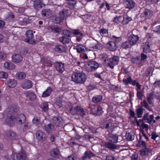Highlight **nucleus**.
<instances>
[{
    "label": "nucleus",
    "mask_w": 160,
    "mask_h": 160,
    "mask_svg": "<svg viewBox=\"0 0 160 160\" xmlns=\"http://www.w3.org/2000/svg\"><path fill=\"white\" fill-rule=\"evenodd\" d=\"M126 137L128 140L132 141L134 139L135 136L133 132H130L126 133Z\"/></svg>",
    "instance_id": "obj_45"
},
{
    "label": "nucleus",
    "mask_w": 160,
    "mask_h": 160,
    "mask_svg": "<svg viewBox=\"0 0 160 160\" xmlns=\"http://www.w3.org/2000/svg\"><path fill=\"white\" fill-rule=\"evenodd\" d=\"M112 39L115 42H119L122 39L121 37H117L114 35H113L112 37Z\"/></svg>",
    "instance_id": "obj_60"
},
{
    "label": "nucleus",
    "mask_w": 160,
    "mask_h": 160,
    "mask_svg": "<svg viewBox=\"0 0 160 160\" xmlns=\"http://www.w3.org/2000/svg\"><path fill=\"white\" fill-rule=\"evenodd\" d=\"M65 18V15L64 11L62 10L61 12H60L58 16L56 17L55 18L54 23L57 24L60 23L62 22Z\"/></svg>",
    "instance_id": "obj_13"
},
{
    "label": "nucleus",
    "mask_w": 160,
    "mask_h": 160,
    "mask_svg": "<svg viewBox=\"0 0 160 160\" xmlns=\"http://www.w3.org/2000/svg\"><path fill=\"white\" fill-rule=\"evenodd\" d=\"M7 83L8 86L10 88H14L17 84V82L14 79H9L7 81Z\"/></svg>",
    "instance_id": "obj_29"
},
{
    "label": "nucleus",
    "mask_w": 160,
    "mask_h": 160,
    "mask_svg": "<svg viewBox=\"0 0 160 160\" xmlns=\"http://www.w3.org/2000/svg\"><path fill=\"white\" fill-rule=\"evenodd\" d=\"M138 154L136 152H134L131 157L132 160H138Z\"/></svg>",
    "instance_id": "obj_64"
},
{
    "label": "nucleus",
    "mask_w": 160,
    "mask_h": 160,
    "mask_svg": "<svg viewBox=\"0 0 160 160\" xmlns=\"http://www.w3.org/2000/svg\"><path fill=\"white\" fill-rule=\"evenodd\" d=\"M99 64L94 60H90L87 62V66L86 68L87 71L89 72L95 71L99 67Z\"/></svg>",
    "instance_id": "obj_4"
},
{
    "label": "nucleus",
    "mask_w": 160,
    "mask_h": 160,
    "mask_svg": "<svg viewBox=\"0 0 160 160\" xmlns=\"http://www.w3.org/2000/svg\"><path fill=\"white\" fill-rule=\"evenodd\" d=\"M49 10V9H43L41 11V15L43 17H45L46 16L47 13L48 12Z\"/></svg>",
    "instance_id": "obj_62"
},
{
    "label": "nucleus",
    "mask_w": 160,
    "mask_h": 160,
    "mask_svg": "<svg viewBox=\"0 0 160 160\" xmlns=\"http://www.w3.org/2000/svg\"><path fill=\"white\" fill-rule=\"evenodd\" d=\"M4 66L6 69L9 70H13L15 68V65L13 63L6 62L4 64Z\"/></svg>",
    "instance_id": "obj_39"
},
{
    "label": "nucleus",
    "mask_w": 160,
    "mask_h": 160,
    "mask_svg": "<svg viewBox=\"0 0 160 160\" xmlns=\"http://www.w3.org/2000/svg\"><path fill=\"white\" fill-rule=\"evenodd\" d=\"M50 153L52 157L57 158H59V151L57 148H54L50 152Z\"/></svg>",
    "instance_id": "obj_32"
},
{
    "label": "nucleus",
    "mask_w": 160,
    "mask_h": 160,
    "mask_svg": "<svg viewBox=\"0 0 160 160\" xmlns=\"http://www.w3.org/2000/svg\"><path fill=\"white\" fill-rule=\"evenodd\" d=\"M144 110V109L142 108V106H140L136 110V112L138 118H140L142 117Z\"/></svg>",
    "instance_id": "obj_43"
},
{
    "label": "nucleus",
    "mask_w": 160,
    "mask_h": 160,
    "mask_svg": "<svg viewBox=\"0 0 160 160\" xmlns=\"http://www.w3.org/2000/svg\"><path fill=\"white\" fill-rule=\"evenodd\" d=\"M74 73L71 76L72 81L77 83L83 84L87 79V76L82 72L78 70L73 72Z\"/></svg>",
    "instance_id": "obj_1"
},
{
    "label": "nucleus",
    "mask_w": 160,
    "mask_h": 160,
    "mask_svg": "<svg viewBox=\"0 0 160 160\" xmlns=\"http://www.w3.org/2000/svg\"><path fill=\"white\" fill-rule=\"evenodd\" d=\"M143 92L144 91L142 90L137 91L136 95L138 99L142 100V98L144 96Z\"/></svg>",
    "instance_id": "obj_49"
},
{
    "label": "nucleus",
    "mask_w": 160,
    "mask_h": 160,
    "mask_svg": "<svg viewBox=\"0 0 160 160\" xmlns=\"http://www.w3.org/2000/svg\"><path fill=\"white\" fill-rule=\"evenodd\" d=\"M10 157L13 160H26L27 158L26 154L22 151L19 152H13Z\"/></svg>",
    "instance_id": "obj_2"
},
{
    "label": "nucleus",
    "mask_w": 160,
    "mask_h": 160,
    "mask_svg": "<svg viewBox=\"0 0 160 160\" xmlns=\"http://www.w3.org/2000/svg\"><path fill=\"white\" fill-rule=\"evenodd\" d=\"M122 17L121 16H119V17H116L114 18V19L113 20V21L114 22V23H118L119 22H121L122 20Z\"/></svg>",
    "instance_id": "obj_57"
},
{
    "label": "nucleus",
    "mask_w": 160,
    "mask_h": 160,
    "mask_svg": "<svg viewBox=\"0 0 160 160\" xmlns=\"http://www.w3.org/2000/svg\"><path fill=\"white\" fill-rule=\"evenodd\" d=\"M94 156V154L90 150L86 151L84 156L82 157V160H86L87 159H90L91 157Z\"/></svg>",
    "instance_id": "obj_25"
},
{
    "label": "nucleus",
    "mask_w": 160,
    "mask_h": 160,
    "mask_svg": "<svg viewBox=\"0 0 160 160\" xmlns=\"http://www.w3.org/2000/svg\"><path fill=\"white\" fill-rule=\"evenodd\" d=\"M52 120L53 123L57 126L61 127L62 125V120L60 117H54L53 118Z\"/></svg>",
    "instance_id": "obj_18"
},
{
    "label": "nucleus",
    "mask_w": 160,
    "mask_h": 160,
    "mask_svg": "<svg viewBox=\"0 0 160 160\" xmlns=\"http://www.w3.org/2000/svg\"><path fill=\"white\" fill-rule=\"evenodd\" d=\"M8 75L7 73L4 71L0 72V78L6 79L8 78Z\"/></svg>",
    "instance_id": "obj_55"
},
{
    "label": "nucleus",
    "mask_w": 160,
    "mask_h": 160,
    "mask_svg": "<svg viewBox=\"0 0 160 160\" xmlns=\"http://www.w3.org/2000/svg\"><path fill=\"white\" fill-rule=\"evenodd\" d=\"M107 49L110 51L114 52L117 49V46L116 43L112 41H109L106 44Z\"/></svg>",
    "instance_id": "obj_12"
},
{
    "label": "nucleus",
    "mask_w": 160,
    "mask_h": 160,
    "mask_svg": "<svg viewBox=\"0 0 160 160\" xmlns=\"http://www.w3.org/2000/svg\"><path fill=\"white\" fill-rule=\"evenodd\" d=\"M52 89L51 87H48L46 90L43 92L42 97H47L49 96L51 94L52 92Z\"/></svg>",
    "instance_id": "obj_34"
},
{
    "label": "nucleus",
    "mask_w": 160,
    "mask_h": 160,
    "mask_svg": "<svg viewBox=\"0 0 160 160\" xmlns=\"http://www.w3.org/2000/svg\"><path fill=\"white\" fill-rule=\"evenodd\" d=\"M141 106L144 107L148 110H150V108L148 105V103L146 100H144L143 101L141 102Z\"/></svg>",
    "instance_id": "obj_50"
},
{
    "label": "nucleus",
    "mask_w": 160,
    "mask_h": 160,
    "mask_svg": "<svg viewBox=\"0 0 160 160\" xmlns=\"http://www.w3.org/2000/svg\"><path fill=\"white\" fill-rule=\"evenodd\" d=\"M32 86V82L30 80L27 79L23 81L21 84L22 88L25 90L31 88Z\"/></svg>",
    "instance_id": "obj_11"
},
{
    "label": "nucleus",
    "mask_w": 160,
    "mask_h": 160,
    "mask_svg": "<svg viewBox=\"0 0 160 160\" xmlns=\"http://www.w3.org/2000/svg\"><path fill=\"white\" fill-rule=\"evenodd\" d=\"M124 3L126 5V8L129 9L133 8L135 6V2L132 0H124Z\"/></svg>",
    "instance_id": "obj_19"
},
{
    "label": "nucleus",
    "mask_w": 160,
    "mask_h": 160,
    "mask_svg": "<svg viewBox=\"0 0 160 160\" xmlns=\"http://www.w3.org/2000/svg\"><path fill=\"white\" fill-rule=\"evenodd\" d=\"M148 113L145 114L143 117V119L144 120H147L149 123L152 122V119L154 118L153 115L152 114L149 116V118L148 117Z\"/></svg>",
    "instance_id": "obj_42"
},
{
    "label": "nucleus",
    "mask_w": 160,
    "mask_h": 160,
    "mask_svg": "<svg viewBox=\"0 0 160 160\" xmlns=\"http://www.w3.org/2000/svg\"><path fill=\"white\" fill-rule=\"evenodd\" d=\"M123 18V19L121 23L123 25L127 24L132 20V18L129 17L127 14L124 15Z\"/></svg>",
    "instance_id": "obj_30"
},
{
    "label": "nucleus",
    "mask_w": 160,
    "mask_h": 160,
    "mask_svg": "<svg viewBox=\"0 0 160 160\" xmlns=\"http://www.w3.org/2000/svg\"><path fill=\"white\" fill-rule=\"evenodd\" d=\"M132 80L131 77L129 75H127V76H125L124 78L123 79L122 82L124 85H127L128 84H131Z\"/></svg>",
    "instance_id": "obj_37"
},
{
    "label": "nucleus",
    "mask_w": 160,
    "mask_h": 160,
    "mask_svg": "<svg viewBox=\"0 0 160 160\" xmlns=\"http://www.w3.org/2000/svg\"><path fill=\"white\" fill-rule=\"evenodd\" d=\"M106 128L107 129L109 132H112L114 128L112 126V123L107 124L106 126Z\"/></svg>",
    "instance_id": "obj_58"
},
{
    "label": "nucleus",
    "mask_w": 160,
    "mask_h": 160,
    "mask_svg": "<svg viewBox=\"0 0 160 160\" xmlns=\"http://www.w3.org/2000/svg\"><path fill=\"white\" fill-rule=\"evenodd\" d=\"M76 50L77 52L79 53L84 52L85 51L84 49L83 48V46L81 45H77Z\"/></svg>",
    "instance_id": "obj_54"
},
{
    "label": "nucleus",
    "mask_w": 160,
    "mask_h": 160,
    "mask_svg": "<svg viewBox=\"0 0 160 160\" xmlns=\"http://www.w3.org/2000/svg\"><path fill=\"white\" fill-rule=\"evenodd\" d=\"M80 64V62L76 59L72 60V62L71 61V68H72V71L74 72V71L78 70V69L79 68V65Z\"/></svg>",
    "instance_id": "obj_15"
},
{
    "label": "nucleus",
    "mask_w": 160,
    "mask_h": 160,
    "mask_svg": "<svg viewBox=\"0 0 160 160\" xmlns=\"http://www.w3.org/2000/svg\"><path fill=\"white\" fill-rule=\"evenodd\" d=\"M153 31L157 33L160 34V25H158L155 27L154 28Z\"/></svg>",
    "instance_id": "obj_63"
},
{
    "label": "nucleus",
    "mask_w": 160,
    "mask_h": 160,
    "mask_svg": "<svg viewBox=\"0 0 160 160\" xmlns=\"http://www.w3.org/2000/svg\"><path fill=\"white\" fill-rule=\"evenodd\" d=\"M140 57L139 56L136 57H132L131 58V62L134 64H138L140 62Z\"/></svg>",
    "instance_id": "obj_48"
},
{
    "label": "nucleus",
    "mask_w": 160,
    "mask_h": 160,
    "mask_svg": "<svg viewBox=\"0 0 160 160\" xmlns=\"http://www.w3.org/2000/svg\"><path fill=\"white\" fill-rule=\"evenodd\" d=\"M118 136L117 134L108 133L106 137L107 141L116 143L118 142Z\"/></svg>",
    "instance_id": "obj_8"
},
{
    "label": "nucleus",
    "mask_w": 160,
    "mask_h": 160,
    "mask_svg": "<svg viewBox=\"0 0 160 160\" xmlns=\"http://www.w3.org/2000/svg\"><path fill=\"white\" fill-rule=\"evenodd\" d=\"M12 61L15 63H19L22 60V57L18 54H14L12 56Z\"/></svg>",
    "instance_id": "obj_28"
},
{
    "label": "nucleus",
    "mask_w": 160,
    "mask_h": 160,
    "mask_svg": "<svg viewBox=\"0 0 160 160\" xmlns=\"http://www.w3.org/2000/svg\"><path fill=\"white\" fill-rule=\"evenodd\" d=\"M154 92L153 91L147 95V100L150 104L152 103V100L154 98Z\"/></svg>",
    "instance_id": "obj_36"
},
{
    "label": "nucleus",
    "mask_w": 160,
    "mask_h": 160,
    "mask_svg": "<svg viewBox=\"0 0 160 160\" xmlns=\"http://www.w3.org/2000/svg\"><path fill=\"white\" fill-rule=\"evenodd\" d=\"M60 41L62 43L64 44H66L69 42V39L67 37H65L64 36H62L61 37L59 38Z\"/></svg>",
    "instance_id": "obj_52"
},
{
    "label": "nucleus",
    "mask_w": 160,
    "mask_h": 160,
    "mask_svg": "<svg viewBox=\"0 0 160 160\" xmlns=\"http://www.w3.org/2000/svg\"><path fill=\"white\" fill-rule=\"evenodd\" d=\"M6 134L7 136L12 140H14L17 138L16 133L11 131H8Z\"/></svg>",
    "instance_id": "obj_38"
},
{
    "label": "nucleus",
    "mask_w": 160,
    "mask_h": 160,
    "mask_svg": "<svg viewBox=\"0 0 160 160\" xmlns=\"http://www.w3.org/2000/svg\"><path fill=\"white\" fill-rule=\"evenodd\" d=\"M46 131L48 133H52L55 130V127L51 123L46 125L44 126Z\"/></svg>",
    "instance_id": "obj_27"
},
{
    "label": "nucleus",
    "mask_w": 160,
    "mask_h": 160,
    "mask_svg": "<svg viewBox=\"0 0 160 160\" xmlns=\"http://www.w3.org/2000/svg\"><path fill=\"white\" fill-rule=\"evenodd\" d=\"M54 49L56 52L61 53L65 51V48L63 46L58 44L55 46Z\"/></svg>",
    "instance_id": "obj_41"
},
{
    "label": "nucleus",
    "mask_w": 160,
    "mask_h": 160,
    "mask_svg": "<svg viewBox=\"0 0 160 160\" xmlns=\"http://www.w3.org/2000/svg\"><path fill=\"white\" fill-rule=\"evenodd\" d=\"M75 113L80 116L83 117L85 115L84 109L79 106H77L74 108Z\"/></svg>",
    "instance_id": "obj_20"
},
{
    "label": "nucleus",
    "mask_w": 160,
    "mask_h": 160,
    "mask_svg": "<svg viewBox=\"0 0 160 160\" xmlns=\"http://www.w3.org/2000/svg\"><path fill=\"white\" fill-rule=\"evenodd\" d=\"M106 160H117L116 158L114 155H109L106 157Z\"/></svg>",
    "instance_id": "obj_61"
},
{
    "label": "nucleus",
    "mask_w": 160,
    "mask_h": 160,
    "mask_svg": "<svg viewBox=\"0 0 160 160\" xmlns=\"http://www.w3.org/2000/svg\"><path fill=\"white\" fill-rule=\"evenodd\" d=\"M26 36L27 38L24 39L25 42L31 44L36 43L37 42L34 39V35L33 31L31 30H29L27 31L26 32Z\"/></svg>",
    "instance_id": "obj_3"
},
{
    "label": "nucleus",
    "mask_w": 160,
    "mask_h": 160,
    "mask_svg": "<svg viewBox=\"0 0 160 160\" xmlns=\"http://www.w3.org/2000/svg\"><path fill=\"white\" fill-rule=\"evenodd\" d=\"M154 12L151 9H148L147 8H144L143 12L141 14V16L142 17L144 18L146 20L150 19L153 16Z\"/></svg>",
    "instance_id": "obj_6"
},
{
    "label": "nucleus",
    "mask_w": 160,
    "mask_h": 160,
    "mask_svg": "<svg viewBox=\"0 0 160 160\" xmlns=\"http://www.w3.org/2000/svg\"><path fill=\"white\" fill-rule=\"evenodd\" d=\"M71 32H72L74 35H80V36L81 37L83 36V35L82 33L80 32V30H79L78 29L72 30V32L71 31Z\"/></svg>",
    "instance_id": "obj_51"
},
{
    "label": "nucleus",
    "mask_w": 160,
    "mask_h": 160,
    "mask_svg": "<svg viewBox=\"0 0 160 160\" xmlns=\"http://www.w3.org/2000/svg\"><path fill=\"white\" fill-rule=\"evenodd\" d=\"M16 76L18 79L22 80L25 78L26 75L23 72H19L16 74Z\"/></svg>",
    "instance_id": "obj_46"
},
{
    "label": "nucleus",
    "mask_w": 160,
    "mask_h": 160,
    "mask_svg": "<svg viewBox=\"0 0 160 160\" xmlns=\"http://www.w3.org/2000/svg\"><path fill=\"white\" fill-rule=\"evenodd\" d=\"M132 46L128 40L122 43L121 45V47L123 49H127L128 48H131Z\"/></svg>",
    "instance_id": "obj_40"
},
{
    "label": "nucleus",
    "mask_w": 160,
    "mask_h": 160,
    "mask_svg": "<svg viewBox=\"0 0 160 160\" xmlns=\"http://www.w3.org/2000/svg\"><path fill=\"white\" fill-rule=\"evenodd\" d=\"M15 16L12 12H8L4 16V20L5 21L12 22Z\"/></svg>",
    "instance_id": "obj_21"
},
{
    "label": "nucleus",
    "mask_w": 160,
    "mask_h": 160,
    "mask_svg": "<svg viewBox=\"0 0 160 160\" xmlns=\"http://www.w3.org/2000/svg\"><path fill=\"white\" fill-rule=\"evenodd\" d=\"M41 108L45 112L47 111L48 109V105L47 102H44L41 105Z\"/></svg>",
    "instance_id": "obj_53"
},
{
    "label": "nucleus",
    "mask_w": 160,
    "mask_h": 160,
    "mask_svg": "<svg viewBox=\"0 0 160 160\" xmlns=\"http://www.w3.org/2000/svg\"><path fill=\"white\" fill-rule=\"evenodd\" d=\"M16 119L17 122L19 124L24 123L26 121V117L24 114L22 113L19 114Z\"/></svg>",
    "instance_id": "obj_17"
},
{
    "label": "nucleus",
    "mask_w": 160,
    "mask_h": 160,
    "mask_svg": "<svg viewBox=\"0 0 160 160\" xmlns=\"http://www.w3.org/2000/svg\"><path fill=\"white\" fill-rule=\"evenodd\" d=\"M150 47L149 42H146L143 48V51L146 53L150 52L151 51Z\"/></svg>",
    "instance_id": "obj_44"
},
{
    "label": "nucleus",
    "mask_w": 160,
    "mask_h": 160,
    "mask_svg": "<svg viewBox=\"0 0 160 160\" xmlns=\"http://www.w3.org/2000/svg\"><path fill=\"white\" fill-rule=\"evenodd\" d=\"M33 2V7L36 10H39L42 8L43 5L42 0H34Z\"/></svg>",
    "instance_id": "obj_23"
},
{
    "label": "nucleus",
    "mask_w": 160,
    "mask_h": 160,
    "mask_svg": "<svg viewBox=\"0 0 160 160\" xmlns=\"http://www.w3.org/2000/svg\"><path fill=\"white\" fill-rule=\"evenodd\" d=\"M25 123V124L23 128V131L24 132H26L28 131V130L30 128V123L28 122H26Z\"/></svg>",
    "instance_id": "obj_56"
},
{
    "label": "nucleus",
    "mask_w": 160,
    "mask_h": 160,
    "mask_svg": "<svg viewBox=\"0 0 160 160\" xmlns=\"http://www.w3.org/2000/svg\"><path fill=\"white\" fill-rule=\"evenodd\" d=\"M56 103L60 108L62 107V101L61 98L57 99L56 101Z\"/></svg>",
    "instance_id": "obj_59"
},
{
    "label": "nucleus",
    "mask_w": 160,
    "mask_h": 160,
    "mask_svg": "<svg viewBox=\"0 0 160 160\" xmlns=\"http://www.w3.org/2000/svg\"><path fill=\"white\" fill-rule=\"evenodd\" d=\"M139 138L137 143H136L137 147H146V143L144 141L142 140V136L140 134L139 135Z\"/></svg>",
    "instance_id": "obj_31"
},
{
    "label": "nucleus",
    "mask_w": 160,
    "mask_h": 160,
    "mask_svg": "<svg viewBox=\"0 0 160 160\" xmlns=\"http://www.w3.org/2000/svg\"><path fill=\"white\" fill-rule=\"evenodd\" d=\"M50 28L52 32L58 33L62 32V30L60 28L54 26H51L50 27Z\"/></svg>",
    "instance_id": "obj_47"
},
{
    "label": "nucleus",
    "mask_w": 160,
    "mask_h": 160,
    "mask_svg": "<svg viewBox=\"0 0 160 160\" xmlns=\"http://www.w3.org/2000/svg\"><path fill=\"white\" fill-rule=\"evenodd\" d=\"M26 96L32 101H34L36 98V96L34 92L30 90L26 92Z\"/></svg>",
    "instance_id": "obj_26"
},
{
    "label": "nucleus",
    "mask_w": 160,
    "mask_h": 160,
    "mask_svg": "<svg viewBox=\"0 0 160 160\" xmlns=\"http://www.w3.org/2000/svg\"><path fill=\"white\" fill-rule=\"evenodd\" d=\"M119 57L118 56H114L112 58V60L107 64V66L111 69H113L115 65L118 64L119 61Z\"/></svg>",
    "instance_id": "obj_7"
},
{
    "label": "nucleus",
    "mask_w": 160,
    "mask_h": 160,
    "mask_svg": "<svg viewBox=\"0 0 160 160\" xmlns=\"http://www.w3.org/2000/svg\"><path fill=\"white\" fill-rule=\"evenodd\" d=\"M64 65L62 63L56 62L54 64V67L56 70L60 73H62L64 70Z\"/></svg>",
    "instance_id": "obj_22"
},
{
    "label": "nucleus",
    "mask_w": 160,
    "mask_h": 160,
    "mask_svg": "<svg viewBox=\"0 0 160 160\" xmlns=\"http://www.w3.org/2000/svg\"><path fill=\"white\" fill-rule=\"evenodd\" d=\"M16 120L15 116L9 114L7 116L4 123L9 126L12 127L15 125Z\"/></svg>",
    "instance_id": "obj_5"
},
{
    "label": "nucleus",
    "mask_w": 160,
    "mask_h": 160,
    "mask_svg": "<svg viewBox=\"0 0 160 160\" xmlns=\"http://www.w3.org/2000/svg\"><path fill=\"white\" fill-rule=\"evenodd\" d=\"M102 100V96L101 95H95L92 99V101L95 103L100 102Z\"/></svg>",
    "instance_id": "obj_33"
},
{
    "label": "nucleus",
    "mask_w": 160,
    "mask_h": 160,
    "mask_svg": "<svg viewBox=\"0 0 160 160\" xmlns=\"http://www.w3.org/2000/svg\"><path fill=\"white\" fill-rule=\"evenodd\" d=\"M92 111L95 114L98 115H101L103 112L102 108L99 105L94 106L92 109Z\"/></svg>",
    "instance_id": "obj_24"
},
{
    "label": "nucleus",
    "mask_w": 160,
    "mask_h": 160,
    "mask_svg": "<svg viewBox=\"0 0 160 160\" xmlns=\"http://www.w3.org/2000/svg\"><path fill=\"white\" fill-rule=\"evenodd\" d=\"M139 37L138 35H131L128 38V40L132 46L135 45L139 40Z\"/></svg>",
    "instance_id": "obj_14"
},
{
    "label": "nucleus",
    "mask_w": 160,
    "mask_h": 160,
    "mask_svg": "<svg viewBox=\"0 0 160 160\" xmlns=\"http://www.w3.org/2000/svg\"><path fill=\"white\" fill-rule=\"evenodd\" d=\"M36 138L39 141H44L46 137V134L42 130H38L36 133Z\"/></svg>",
    "instance_id": "obj_16"
},
{
    "label": "nucleus",
    "mask_w": 160,
    "mask_h": 160,
    "mask_svg": "<svg viewBox=\"0 0 160 160\" xmlns=\"http://www.w3.org/2000/svg\"><path fill=\"white\" fill-rule=\"evenodd\" d=\"M140 155L142 157H149L152 155V150L150 148H145L142 149L140 151Z\"/></svg>",
    "instance_id": "obj_9"
},
{
    "label": "nucleus",
    "mask_w": 160,
    "mask_h": 160,
    "mask_svg": "<svg viewBox=\"0 0 160 160\" xmlns=\"http://www.w3.org/2000/svg\"><path fill=\"white\" fill-rule=\"evenodd\" d=\"M104 147L109 150L113 151L117 148V146L115 143L107 141L103 144Z\"/></svg>",
    "instance_id": "obj_10"
},
{
    "label": "nucleus",
    "mask_w": 160,
    "mask_h": 160,
    "mask_svg": "<svg viewBox=\"0 0 160 160\" xmlns=\"http://www.w3.org/2000/svg\"><path fill=\"white\" fill-rule=\"evenodd\" d=\"M29 22V19L26 18L20 17L18 19L19 24L21 25H27Z\"/></svg>",
    "instance_id": "obj_35"
}]
</instances>
